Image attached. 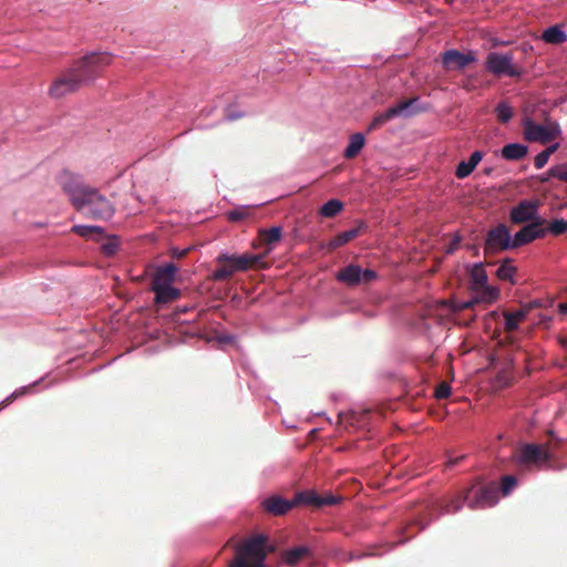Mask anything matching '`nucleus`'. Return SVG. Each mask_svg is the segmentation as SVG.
<instances>
[{
  "mask_svg": "<svg viewBox=\"0 0 567 567\" xmlns=\"http://www.w3.org/2000/svg\"><path fill=\"white\" fill-rule=\"evenodd\" d=\"M216 267L209 272V279L214 282H223L231 278L236 272L248 270V259L243 254L220 251L215 257Z\"/></svg>",
  "mask_w": 567,
  "mask_h": 567,
  "instance_id": "obj_9",
  "label": "nucleus"
},
{
  "mask_svg": "<svg viewBox=\"0 0 567 567\" xmlns=\"http://www.w3.org/2000/svg\"><path fill=\"white\" fill-rule=\"evenodd\" d=\"M547 223L546 218L540 214L539 212V204L536 206L529 221L527 223L528 226H532L533 229L544 230L545 237L548 234L547 227L545 226Z\"/></svg>",
  "mask_w": 567,
  "mask_h": 567,
  "instance_id": "obj_35",
  "label": "nucleus"
},
{
  "mask_svg": "<svg viewBox=\"0 0 567 567\" xmlns=\"http://www.w3.org/2000/svg\"><path fill=\"white\" fill-rule=\"evenodd\" d=\"M365 135L362 132H357L350 135L348 145L343 151V156L346 158H354L357 157L363 150L365 145Z\"/></svg>",
  "mask_w": 567,
  "mask_h": 567,
  "instance_id": "obj_25",
  "label": "nucleus"
},
{
  "mask_svg": "<svg viewBox=\"0 0 567 567\" xmlns=\"http://www.w3.org/2000/svg\"><path fill=\"white\" fill-rule=\"evenodd\" d=\"M514 462L525 471H563L567 463L556 461V449L549 444L520 441L513 451Z\"/></svg>",
  "mask_w": 567,
  "mask_h": 567,
  "instance_id": "obj_5",
  "label": "nucleus"
},
{
  "mask_svg": "<svg viewBox=\"0 0 567 567\" xmlns=\"http://www.w3.org/2000/svg\"><path fill=\"white\" fill-rule=\"evenodd\" d=\"M539 323L545 327H549L554 320V316L551 313L542 312L538 315Z\"/></svg>",
  "mask_w": 567,
  "mask_h": 567,
  "instance_id": "obj_49",
  "label": "nucleus"
},
{
  "mask_svg": "<svg viewBox=\"0 0 567 567\" xmlns=\"http://www.w3.org/2000/svg\"><path fill=\"white\" fill-rule=\"evenodd\" d=\"M499 295V288L491 285L488 281L486 285L472 290L471 299L465 301L463 307L468 308L475 303L491 305L498 299Z\"/></svg>",
  "mask_w": 567,
  "mask_h": 567,
  "instance_id": "obj_17",
  "label": "nucleus"
},
{
  "mask_svg": "<svg viewBox=\"0 0 567 567\" xmlns=\"http://www.w3.org/2000/svg\"><path fill=\"white\" fill-rule=\"evenodd\" d=\"M42 378L27 385L19 386L14 390L17 399L34 393L35 388L42 382Z\"/></svg>",
  "mask_w": 567,
  "mask_h": 567,
  "instance_id": "obj_40",
  "label": "nucleus"
},
{
  "mask_svg": "<svg viewBox=\"0 0 567 567\" xmlns=\"http://www.w3.org/2000/svg\"><path fill=\"white\" fill-rule=\"evenodd\" d=\"M391 120H393V115L391 113L390 107H388L383 112L377 113L367 127L368 133L373 132L374 130L384 125L385 123L390 122Z\"/></svg>",
  "mask_w": 567,
  "mask_h": 567,
  "instance_id": "obj_33",
  "label": "nucleus"
},
{
  "mask_svg": "<svg viewBox=\"0 0 567 567\" xmlns=\"http://www.w3.org/2000/svg\"><path fill=\"white\" fill-rule=\"evenodd\" d=\"M8 406H9V404L6 400L0 401V411L4 410Z\"/></svg>",
  "mask_w": 567,
  "mask_h": 567,
  "instance_id": "obj_56",
  "label": "nucleus"
},
{
  "mask_svg": "<svg viewBox=\"0 0 567 567\" xmlns=\"http://www.w3.org/2000/svg\"><path fill=\"white\" fill-rule=\"evenodd\" d=\"M276 557L281 564L297 567H318L326 558L337 561H350L352 555L340 548L329 547L323 538L315 532L305 530L291 535L277 544Z\"/></svg>",
  "mask_w": 567,
  "mask_h": 567,
  "instance_id": "obj_2",
  "label": "nucleus"
},
{
  "mask_svg": "<svg viewBox=\"0 0 567 567\" xmlns=\"http://www.w3.org/2000/svg\"><path fill=\"white\" fill-rule=\"evenodd\" d=\"M538 205L537 200L524 198L509 209V219L513 224H527Z\"/></svg>",
  "mask_w": 567,
  "mask_h": 567,
  "instance_id": "obj_18",
  "label": "nucleus"
},
{
  "mask_svg": "<svg viewBox=\"0 0 567 567\" xmlns=\"http://www.w3.org/2000/svg\"><path fill=\"white\" fill-rule=\"evenodd\" d=\"M525 305L529 311L534 309L548 310L554 307L555 299L553 297L533 298L528 300Z\"/></svg>",
  "mask_w": 567,
  "mask_h": 567,
  "instance_id": "obj_34",
  "label": "nucleus"
},
{
  "mask_svg": "<svg viewBox=\"0 0 567 567\" xmlns=\"http://www.w3.org/2000/svg\"><path fill=\"white\" fill-rule=\"evenodd\" d=\"M248 205L237 206L234 209L227 212V218L230 221H243L249 217Z\"/></svg>",
  "mask_w": 567,
  "mask_h": 567,
  "instance_id": "obj_36",
  "label": "nucleus"
},
{
  "mask_svg": "<svg viewBox=\"0 0 567 567\" xmlns=\"http://www.w3.org/2000/svg\"><path fill=\"white\" fill-rule=\"evenodd\" d=\"M262 508L274 515H284L295 507V498L288 499L279 495H270L262 499Z\"/></svg>",
  "mask_w": 567,
  "mask_h": 567,
  "instance_id": "obj_19",
  "label": "nucleus"
},
{
  "mask_svg": "<svg viewBox=\"0 0 567 567\" xmlns=\"http://www.w3.org/2000/svg\"><path fill=\"white\" fill-rule=\"evenodd\" d=\"M72 233L86 239L100 244V251L106 258H113L117 255L122 246V239L117 234H107L105 228L99 225H74Z\"/></svg>",
  "mask_w": 567,
  "mask_h": 567,
  "instance_id": "obj_8",
  "label": "nucleus"
},
{
  "mask_svg": "<svg viewBox=\"0 0 567 567\" xmlns=\"http://www.w3.org/2000/svg\"><path fill=\"white\" fill-rule=\"evenodd\" d=\"M389 107L391 110L393 118H411L420 113L426 112L429 110V104L423 103L420 96H414L411 100L395 103Z\"/></svg>",
  "mask_w": 567,
  "mask_h": 567,
  "instance_id": "obj_16",
  "label": "nucleus"
},
{
  "mask_svg": "<svg viewBox=\"0 0 567 567\" xmlns=\"http://www.w3.org/2000/svg\"><path fill=\"white\" fill-rule=\"evenodd\" d=\"M246 115L245 112L240 111V110H237L235 106L233 105H227L225 109H224V120L227 121V122H234V121H237L241 117H244Z\"/></svg>",
  "mask_w": 567,
  "mask_h": 567,
  "instance_id": "obj_39",
  "label": "nucleus"
},
{
  "mask_svg": "<svg viewBox=\"0 0 567 567\" xmlns=\"http://www.w3.org/2000/svg\"><path fill=\"white\" fill-rule=\"evenodd\" d=\"M171 256H172L173 258H182V257H184V256H185V250H182V249H179V248H177V247H173V248L171 249Z\"/></svg>",
  "mask_w": 567,
  "mask_h": 567,
  "instance_id": "obj_50",
  "label": "nucleus"
},
{
  "mask_svg": "<svg viewBox=\"0 0 567 567\" xmlns=\"http://www.w3.org/2000/svg\"><path fill=\"white\" fill-rule=\"evenodd\" d=\"M289 426H290V429H293V425H290V423H287L286 427H289Z\"/></svg>",
  "mask_w": 567,
  "mask_h": 567,
  "instance_id": "obj_60",
  "label": "nucleus"
},
{
  "mask_svg": "<svg viewBox=\"0 0 567 567\" xmlns=\"http://www.w3.org/2000/svg\"><path fill=\"white\" fill-rule=\"evenodd\" d=\"M522 124L525 128V137L532 142L545 143L561 136L563 133L558 123L540 124L529 116L525 117Z\"/></svg>",
  "mask_w": 567,
  "mask_h": 567,
  "instance_id": "obj_13",
  "label": "nucleus"
},
{
  "mask_svg": "<svg viewBox=\"0 0 567 567\" xmlns=\"http://www.w3.org/2000/svg\"><path fill=\"white\" fill-rule=\"evenodd\" d=\"M558 311H559V313H561L564 316H567V301L566 302H560L558 305Z\"/></svg>",
  "mask_w": 567,
  "mask_h": 567,
  "instance_id": "obj_53",
  "label": "nucleus"
},
{
  "mask_svg": "<svg viewBox=\"0 0 567 567\" xmlns=\"http://www.w3.org/2000/svg\"><path fill=\"white\" fill-rule=\"evenodd\" d=\"M517 267L513 264V259L505 258L496 269V276L502 280L512 285L516 284Z\"/></svg>",
  "mask_w": 567,
  "mask_h": 567,
  "instance_id": "obj_28",
  "label": "nucleus"
},
{
  "mask_svg": "<svg viewBox=\"0 0 567 567\" xmlns=\"http://www.w3.org/2000/svg\"><path fill=\"white\" fill-rule=\"evenodd\" d=\"M3 400H6L8 402V404L10 405L18 399H17L16 392L13 391L9 395H7Z\"/></svg>",
  "mask_w": 567,
  "mask_h": 567,
  "instance_id": "obj_54",
  "label": "nucleus"
},
{
  "mask_svg": "<svg viewBox=\"0 0 567 567\" xmlns=\"http://www.w3.org/2000/svg\"><path fill=\"white\" fill-rule=\"evenodd\" d=\"M379 278L380 275L374 269L363 268L359 264L353 262L342 267L336 274V279L339 282L351 288L371 284Z\"/></svg>",
  "mask_w": 567,
  "mask_h": 567,
  "instance_id": "obj_11",
  "label": "nucleus"
},
{
  "mask_svg": "<svg viewBox=\"0 0 567 567\" xmlns=\"http://www.w3.org/2000/svg\"><path fill=\"white\" fill-rule=\"evenodd\" d=\"M499 502L496 481L476 478L470 487L455 496L434 501L431 505L419 512H411L400 517L385 530L386 549H371L364 556H381L390 548L403 545L424 530L434 518L443 514L457 513L464 504L472 509L493 507Z\"/></svg>",
  "mask_w": 567,
  "mask_h": 567,
  "instance_id": "obj_1",
  "label": "nucleus"
},
{
  "mask_svg": "<svg viewBox=\"0 0 567 567\" xmlns=\"http://www.w3.org/2000/svg\"><path fill=\"white\" fill-rule=\"evenodd\" d=\"M484 69L496 78L520 79L524 75V69L515 65L512 52H488L484 61Z\"/></svg>",
  "mask_w": 567,
  "mask_h": 567,
  "instance_id": "obj_10",
  "label": "nucleus"
},
{
  "mask_svg": "<svg viewBox=\"0 0 567 567\" xmlns=\"http://www.w3.org/2000/svg\"><path fill=\"white\" fill-rule=\"evenodd\" d=\"M471 291L488 282V275L483 261L474 262L467 270Z\"/></svg>",
  "mask_w": 567,
  "mask_h": 567,
  "instance_id": "obj_23",
  "label": "nucleus"
},
{
  "mask_svg": "<svg viewBox=\"0 0 567 567\" xmlns=\"http://www.w3.org/2000/svg\"><path fill=\"white\" fill-rule=\"evenodd\" d=\"M528 154V146L520 142L506 143L499 150V156L508 162H518L524 159Z\"/></svg>",
  "mask_w": 567,
  "mask_h": 567,
  "instance_id": "obj_22",
  "label": "nucleus"
},
{
  "mask_svg": "<svg viewBox=\"0 0 567 567\" xmlns=\"http://www.w3.org/2000/svg\"><path fill=\"white\" fill-rule=\"evenodd\" d=\"M243 255L248 259V270L250 269L252 264L259 265L264 262V256L259 254L246 252Z\"/></svg>",
  "mask_w": 567,
  "mask_h": 567,
  "instance_id": "obj_47",
  "label": "nucleus"
},
{
  "mask_svg": "<svg viewBox=\"0 0 567 567\" xmlns=\"http://www.w3.org/2000/svg\"><path fill=\"white\" fill-rule=\"evenodd\" d=\"M293 498L295 505L302 504L319 507L320 495L315 491H299Z\"/></svg>",
  "mask_w": 567,
  "mask_h": 567,
  "instance_id": "obj_31",
  "label": "nucleus"
},
{
  "mask_svg": "<svg viewBox=\"0 0 567 567\" xmlns=\"http://www.w3.org/2000/svg\"><path fill=\"white\" fill-rule=\"evenodd\" d=\"M441 63L446 71H464L471 64L478 62L476 51H461L455 48L446 49L441 53Z\"/></svg>",
  "mask_w": 567,
  "mask_h": 567,
  "instance_id": "obj_12",
  "label": "nucleus"
},
{
  "mask_svg": "<svg viewBox=\"0 0 567 567\" xmlns=\"http://www.w3.org/2000/svg\"><path fill=\"white\" fill-rule=\"evenodd\" d=\"M529 310L526 308V305H524V308L517 309L515 311H512L511 313L517 319V321L520 323V321H524L528 316Z\"/></svg>",
  "mask_w": 567,
  "mask_h": 567,
  "instance_id": "obj_48",
  "label": "nucleus"
},
{
  "mask_svg": "<svg viewBox=\"0 0 567 567\" xmlns=\"http://www.w3.org/2000/svg\"><path fill=\"white\" fill-rule=\"evenodd\" d=\"M484 152L481 150H475L468 157V159L461 161L454 171L455 176L458 179L467 178L477 167V165L484 158Z\"/></svg>",
  "mask_w": 567,
  "mask_h": 567,
  "instance_id": "obj_21",
  "label": "nucleus"
},
{
  "mask_svg": "<svg viewBox=\"0 0 567 567\" xmlns=\"http://www.w3.org/2000/svg\"><path fill=\"white\" fill-rule=\"evenodd\" d=\"M346 208V204L339 198H330L324 202L318 209V214L322 218H334Z\"/></svg>",
  "mask_w": 567,
  "mask_h": 567,
  "instance_id": "obj_27",
  "label": "nucleus"
},
{
  "mask_svg": "<svg viewBox=\"0 0 567 567\" xmlns=\"http://www.w3.org/2000/svg\"><path fill=\"white\" fill-rule=\"evenodd\" d=\"M492 171H493V168H492V167H488V168H485V169H484V173H485L486 175H489V174L492 173Z\"/></svg>",
  "mask_w": 567,
  "mask_h": 567,
  "instance_id": "obj_57",
  "label": "nucleus"
},
{
  "mask_svg": "<svg viewBox=\"0 0 567 567\" xmlns=\"http://www.w3.org/2000/svg\"><path fill=\"white\" fill-rule=\"evenodd\" d=\"M194 334L198 338L205 339L208 342L216 343L219 348L237 344V334L224 331L221 326L213 327L209 330L206 328L197 327Z\"/></svg>",
  "mask_w": 567,
  "mask_h": 567,
  "instance_id": "obj_15",
  "label": "nucleus"
},
{
  "mask_svg": "<svg viewBox=\"0 0 567 567\" xmlns=\"http://www.w3.org/2000/svg\"><path fill=\"white\" fill-rule=\"evenodd\" d=\"M178 271L179 267L173 261L154 266L152 290L157 302L167 303L181 296V290L173 285Z\"/></svg>",
  "mask_w": 567,
  "mask_h": 567,
  "instance_id": "obj_7",
  "label": "nucleus"
},
{
  "mask_svg": "<svg viewBox=\"0 0 567 567\" xmlns=\"http://www.w3.org/2000/svg\"><path fill=\"white\" fill-rule=\"evenodd\" d=\"M465 458V454L454 455L452 452L446 453L445 464L447 467L458 465Z\"/></svg>",
  "mask_w": 567,
  "mask_h": 567,
  "instance_id": "obj_46",
  "label": "nucleus"
},
{
  "mask_svg": "<svg viewBox=\"0 0 567 567\" xmlns=\"http://www.w3.org/2000/svg\"><path fill=\"white\" fill-rule=\"evenodd\" d=\"M487 250H513V235L506 224H498L491 228L485 237Z\"/></svg>",
  "mask_w": 567,
  "mask_h": 567,
  "instance_id": "obj_14",
  "label": "nucleus"
},
{
  "mask_svg": "<svg viewBox=\"0 0 567 567\" xmlns=\"http://www.w3.org/2000/svg\"><path fill=\"white\" fill-rule=\"evenodd\" d=\"M284 228L280 225H274L269 228L260 230V235L265 238L268 247V251H271L274 247L282 240Z\"/></svg>",
  "mask_w": 567,
  "mask_h": 567,
  "instance_id": "obj_29",
  "label": "nucleus"
},
{
  "mask_svg": "<svg viewBox=\"0 0 567 567\" xmlns=\"http://www.w3.org/2000/svg\"><path fill=\"white\" fill-rule=\"evenodd\" d=\"M450 393H451V389H450V386H447V385H442V386L440 388V390L437 391V396H439V398H445V396H449V395H450Z\"/></svg>",
  "mask_w": 567,
  "mask_h": 567,
  "instance_id": "obj_51",
  "label": "nucleus"
},
{
  "mask_svg": "<svg viewBox=\"0 0 567 567\" xmlns=\"http://www.w3.org/2000/svg\"><path fill=\"white\" fill-rule=\"evenodd\" d=\"M462 241H463V236L461 235V233H458V231L454 233L451 240L444 248L445 254L446 255L454 254L458 249Z\"/></svg>",
  "mask_w": 567,
  "mask_h": 567,
  "instance_id": "obj_41",
  "label": "nucleus"
},
{
  "mask_svg": "<svg viewBox=\"0 0 567 567\" xmlns=\"http://www.w3.org/2000/svg\"><path fill=\"white\" fill-rule=\"evenodd\" d=\"M495 115L502 124H507L514 116L513 106L508 101L502 100L495 106Z\"/></svg>",
  "mask_w": 567,
  "mask_h": 567,
  "instance_id": "obj_32",
  "label": "nucleus"
},
{
  "mask_svg": "<svg viewBox=\"0 0 567 567\" xmlns=\"http://www.w3.org/2000/svg\"><path fill=\"white\" fill-rule=\"evenodd\" d=\"M545 238V231L533 229L532 226L525 224L519 230L513 235V249L526 246L537 239Z\"/></svg>",
  "mask_w": 567,
  "mask_h": 567,
  "instance_id": "obj_20",
  "label": "nucleus"
},
{
  "mask_svg": "<svg viewBox=\"0 0 567 567\" xmlns=\"http://www.w3.org/2000/svg\"><path fill=\"white\" fill-rule=\"evenodd\" d=\"M289 426H290V429H293V425H290V423H287L286 427H289Z\"/></svg>",
  "mask_w": 567,
  "mask_h": 567,
  "instance_id": "obj_59",
  "label": "nucleus"
},
{
  "mask_svg": "<svg viewBox=\"0 0 567 567\" xmlns=\"http://www.w3.org/2000/svg\"><path fill=\"white\" fill-rule=\"evenodd\" d=\"M549 158L550 157L548 156L547 152L540 151L539 153H537L534 158L535 168L536 169L544 168L546 166V164L548 163Z\"/></svg>",
  "mask_w": 567,
  "mask_h": 567,
  "instance_id": "obj_45",
  "label": "nucleus"
},
{
  "mask_svg": "<svg viewBox=\"0 0 567 567\" xmlns=\"http://www.w3.org/2000/svg\"><path fill=\"white\" fill-rule=\"evenodd\" d=\"M543 40L549 44H563L567 42V32L563 24L556 23L549 25L543 31Z\"/></svg>",
  "mask_w": 567,
  "mask_h": 567,
  "instance_id": "obj_24",
  "label": "nucleus"
},
{
  "mask_svg": "<svg viewBox=\"0 0 567 567\" xmlns=\"http://www.w3.org/2000/svg\"><path fill=\"white\" fill-rule=\"evenodd\" d=\"M277 543L268 534L259 532L244 539L235 549V561L227 567H270L269 553L276 556Z\"/></svg>",
  "mask_w": 567,
  "mask_h": 567,
  "instance_id": "obj_6",
  "label": "nucleus"
},
{
  "mask_svg": "<svg viewBox=\"0 0 567 567\" xmlns=\"http://www.w3.org/2000/svg\"><path fill=\"white\" fill-rule=\"evenodd\" d=\"M546 174L559 181L567 182V162L561 165L551 166Z\"/></svg>",
  "mask_w": 567,
  "mask_h": 567,
  "instance_id": "obj_38",
  "label": "nucleus"
},
{
  "mask_svg": "<svg viewBox=\"0 0 567 567\" xmlns=\"http://www.w3.org/2000/svg\"><path fill=\"white\" fill-rule=\"evenodd\" d=\"M549 435L554 442L560 443V439L553 431L549 432Z\"/></svg>",
  "mask_w": 567,
  "mask_h": 567,
  "instance_id": "obj_55",
  "label": "nucleus"
},
{
  "mask_svg": "<svg viewBox=\"0 0 567 567\" xmlns=\"http://www.w3.org/2000/svg\"><path fill=\"white\" fill-rule=\"evenodd\" d=\"M112 55L109 52H89L63 71L51 84L49 94L60 99L76 92L81 86L93 83L103 69L111 64Z\"/></svg>",
  "mask_w": 567,
  "mask_h": 567,
  "instance_id": "obj_3",
  "label": "nucleus"
},
{
  "mask_svg": "<svg viewBox=\"0 0 567 567\" xmlns=\"http://www.w3.org/2000/svg\"><path fill=\"white\" fill-rule=\"evenodd\" d=\"M343 246H344V245H343V243L341 241V239H340V237L338 236V234H337L333 238H331V239H329V240H326V241H322V243L320 244V247H321L322 249L328 250V251H334V250H337L338 248L343 247Z\"/></svg>",
  "mask_w": 567,
  "mask_h": 567,
  "instance_id": "obj_42",
  "label": "nucleus"
},
{
  "mask_svg": "<svg viewBox=\"0 0 567 567\" xmlns=\"http://www.w3.org/2000/svg\"><path fill=\"white\" fill-rule=\"evenodd\" d=\"M59 184L78 212L87 208L93 219L109 220L115 214L113 204L96 187L86 185L82 177L64 169L59 175Z\"/></svg>",
  "mask_w": 567,
  "mask_h": 567,
  "instance_id": "obj_4",
  "label": "nucleus"
},
{
  "mask_svg": "<svg viewBox=\"0 0 567 567\" xmlns=\"http://www.w3.org/2000/svg\"><path fill=\"white\" fill-rule=\"evenodd\" d=\"M369 230V224L361 218H358L353 221V226L347 230L338 233L343 245H347L351 240L358 238Z\"/></svg>",
  "mask_w": 567,
  "mask_h": 567,
  "instance_id": "obj_26",
  "label": "nucleus"
},
{
  "mask_svg": "<svg viewBox=\"0 0 567 567\" xmlns=\"http://www.w3.org/2000/svg\"><path fill=\"white\" fill-rule=\"evenodd\" d=\"M289 426H290V429H293V425H290V423H287L286 427H289Z\"/></svg>",
  "mask_w": 567,
  "mask_h": 567,
  "instance_id": "obj_58",
  "label": "nucleus"
},
{
  "mask_svg": "<svg viewBox=\"0 0 567 567\" xmlns=\"http://www.w3.org/2000/svg\"><path fill=\"white\" fill-rule=\"evenodd\" d=\"M519 485V478L515 475H504L497 482V491L501 497L509 496Z\"/></svg>",
  "mask_w": 567,
  "mask_h": 567,
  "instance_id": "obj_30",
  "label": "nucleus"
},
{
  "mask_svg": "<svg viewBox=\"0 0 567 567\" xmlns=\"http://www.w3.org/2000/svg\"><path fill=\"white\" fill-rule=\"evenodd\" d=\"M340 501L341 498L332 493L324 496L320 495L319 507L337 505Z\"/></svg>",
  "mask_w": 567,
  "mask_h": 567,
  "instance_id": "obj_43",
  "label": "nucleus"
},
{
  "mask_svg": "<svg viewBox=\"0 0 567 567\" xmlns=\"http://www.w3.org/2000/svg\"><path fill=\"white\" fill-rule=\"evenodd\" d=\"M504 327L508 331H516L519 330V322L511 312H507L504 317Z\"/></svg>",
  "mask_w": 567,
  "mask_h": 567,
  "instance_id": "obj_44",
  "label": "nucleus"
},
{
  "mask_svg": "<svg viewBox=\"0 0 567 567\" xmlns=\"http://www.w3.org/2000/svg\"><path fill=\"white\" fill-rule=\"evenodd\" d=\"M548 234H553L555 236L563 235L567 231V219L565 218H555L553 219L548 227Z\"/></svg>",
  "mask_w": 567,
  "mask_h": 567,
  "instance_id": "obj_37",
  "label": "nucleus"
},
{
  "mask_svg": "<svg viewBox=\"0 0 567 567\" xmlns=\"http://www.w3.org/2000/svg\"><path fill=\"white\" fill-rule=\"evenodd\" d=\"M559 146H560V144L558 142L554 143V144L549 145L546 150H544V152H547L548 156L550 157L551 154H554L559 148Z\"/></svg>",
  "mask_w": 567,
  "mask_h": 567,
  "instance_id": "obj_52",
  "label": "nucleus"
}]
</instances>
